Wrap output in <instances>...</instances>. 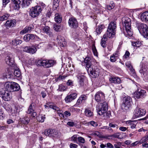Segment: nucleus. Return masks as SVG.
I'll return each mask as SVG.
<instances>
[{"instance_id": "nucleus-1", "label": "nucleus", "mask_w": 148, "mask_h": 148, "mask_svg": "<svg viewBox=\"0 0 148 148\" xmlns=\"http://www.w3.org/2000/svg\"><path fill=\"white\" fill-rule=\"evenodd\" d=\"M123 26V33L126 36H131L133 34L132 29L131 28V19L128 17H125L122 19Z\"/></svg>"}, {"instance_id": "nucleus-2", "label": "nucleus", "mask_w": 148, "mask_h": 148, "mask_svg": "<svg viewBox=\"0 0 148 148\" xmlns=\"http://www.w3.org/2000/svg\"><path fill=\"white\" fill-rule=\"evenodd\" d=\"M140 69L139 72L141 75L142 77L144 80H147L148 79V62H144L143 61L140 65Z\"/></svg>"}, {"instance_id": "nucleus-3", "label": "nucleus", "mask_w": 148, "mask_h": 148, "mask_svg": "<svg viewBox=\"0 0 148 148\" xmlns=\"http://www.w3.org/2000/svg\"><path fill=\"white\" fill-rule=\"evenodd\" d=\"M115 22H111L109 24L106 33L107 36L109 38H113L115 34V29L116 28Z\"/></svg>"}, {"instance_id": "nucleus-4", "label": "nucleus", "mask_w": 148, "mask_h": 148, "mask_svg": "<svg viewBox=\"0 0 148 148\" xmlns=\"http://www.w3.org/2000/svg\"><path fill=\"white\" fill-rule=\"evenodd\" d=\"M55 61L53 60H39L37 62V66H41L48 68L53 66L55 63Z\"/></svg>"}, {"instance_id": "nucleus-5", "label": "nucleus", "mask_w": 148, "mask_h": 148, "mask_svg": "<svg viewBox=\"0 0 148 148\" xmlns=\"http://www.w3.org/2000/svg\"><path fill=\"white\" fill-rule=\"evenodd\" d=\"M42 10L41 7L37 5L32 7L29 11V16L34 18L38 16Z\"/></svg>"}, {"instance_id": "nucleus-6", "label": "nucleus", "mask_w": 148, "mask_h": 148, "mask_svg": "<svg viewBox=\"0 0 148 148\" xmlns=\"http://www.w3.org/2000/svg\"><path fill=\"white\" fill-rule=\"evenodd\" d=\"M137 28L140 33L144 37L148 39V27L147 25L143 23L137 24Z\"/></svg>"}, {"instance_id": "nucleus-7", "label": "nucleus", "mask_w": 148, "mask_h": 148, "mask_svg": "<svg viewBox=\"0 0 148 148\" xmlns=\"http://www.w3.org/2000/svg\"><path fill=\"white\" fill-rule=\"evenodd\" d=\"M132 99L129 96H126L124 98L123 103L122 104L121 108L124 111L128 110L131 107Z\"/></svg>"}, {"instance_id": "nucleus-8", "label": "nucleus", "mask_w": 148, "mask_h": 148, "mask_svg": "<svg viewBox=\"0 0 148 148\" xmlns=\"http://www.w3.org/2000/svg\"><path fill=\"white\" fill-rule=\"evenodd\" d=\"M87 71L90 76L93 78L97 77L100 72V69L97 66H92L91 68L87 69Z\"/></svg>"}, {"instance_id": "nucleus-9", "label": "nucleus", "mask_w": 148, "mask_h": 148, "mask_svg": "<svg viewBox=\"0 0 148 148\" xmlns=\"http://www.w3.org/2000/svg\"><path fill=\"white\" fill-rule=\"evenodd\" d=\"M97 110L99 115H101L105 113L107 111L108 106L106 102L99 104L97 107Z\"/></svg>"}, {"instance_id": "nucleus-10", "label": "nucleus", "mask_w": 148, "mask_h": 148, "mask_svg": "<svg viewBox=\"0 0 148 148\" xmlns=\"http://www.w3.org/2000/svg\"><path fill=\"white\" fill-rule=\"evenodd\" d=\"M136 86L137 89L134 93V97L137 99L144 97L146 95V91L140 89L139 87V86L138 85L136 84Z\"/></svg>"}, {"instance_id": "nucleus-11", "label": "nucleus", "mask_w": 148, "mask_h": 148, "mask_svg": "<svg viewBox=\"0 0 148 148\" xmlns=\"http://www.w3.org/2000/svg\"><path fill=\"white\" fill-rule=\"evenodd\" d=\"M45 135L49 137H57L58 132L55 129H45L44 132Z\"/></svg>"}, {"instance_id": "nucleus-12", "label": "nucleus", "mask_w": 148, "mask_h": 148, "mask_svg": "<svg viewBox=\"0 0 148 148\" xmlns=\"http://www.w3.org/2000/svg\"><path fill=\"white\" fill-rule=\"evenodd\" d=\"M2 99L5 101H9L12 98V93L5 90L0 92Z\"/></svg>"}, {"instance_id": "nucleus-13", "label": "nucleus", "mask_w": 148, "mask_h": 148, "mask_svg": "<svg viewBox=\"0 0 148 148\" xmlns=\"http://www.w3.org/2000/svg\"><path fill=\"white\" fill-rule=\"evenodd\" d=\"M68 23L69 27L71 28L75 29L78 27V22L77 19L74 17L70 18Z\"/></svg>"}, {"instance_id": "nucleus-14", "label": "nucleus", "mask_w": 148, "mask_h": 148, "mask_svg": "<svg viewBox=\"0 0 148 148\" xmlns=\"http://www.w3.org/2000/svg\"><path fill=\"white\" fill-rule=\"evenodd\" d=\"M37 45H32L31 46H26L23 48V50L26 52L29 53L33 54L36 51V47Z\"/></svg>"}, {"instance_id": "nucleus-15", "label": "nucleus", "mask_w": 148, "mask_h": 148, "mask_svg": "<svg viewBox=\"0 0 148 148\" xmlns=\"http://www.w3.org/2000/svg\"><path fill=\"white\" fill-rule=\"evenodd\" d=\"M145 113L146 111L145 110L137 108L134 112V115L135 117L137 118L143 116Z\"/></svg>"}, {"instance_id": "nucleus-16", "label": "nucleus", "mask_w": 148, "mask_h": 148, "mask_svg": "<svg viewBox=\"0 0 148 148\" xmlns=\"http://www.w3.org/2000/svg\"><path fill=\"white\" fill-rule=\"evenodd\" d=\"M105 98L104 94L102 92L99 91L95 95V99L97 102L103 101Z\"/></svg>"}, {"instance_id": "nucleus-17", "label": "nucleus", "mask_w": 148, "mask_h": 148, "mask_svg": "<svg viewBox=\"0 0 148 148\" xmlns=\"http://www.w3.org/2000/svg\"><path fill=\"white\" fill-rule=\"evenodd\" d=\"M16 24V21L15 19H12L7 20L5 24V26L8 28L14 27Z\"/></svg>"}, {"instance_id": "nucleus-18", "label": "nucleus", "mask_w": 148, "mask_h": 148, "mask_svg": "<svg viewBox=\"0 0 148 148\" xmlns=\"http://www.w3.org/2000/svg\"><path fill=\"white\" fill-rule=\"evenodd\" d=\"M77 96V94L76 93H75L71 94L69 95L66 96L64 100L66 103H70L75 99Z\"/></svg>"}, {"instance_id": "nucleus-19", "label": "nucleus", "mask_w": 148, "mask_h": 148, "mask_svg": "<svg viewBox=\"0 0 148 148\" xmlns=\"http://www.w3.org/2000/svg\"><path fill=\"white\" fill-rule=\"evenodd\" d=\"M78 74L77 75V77L78 79V82L80 86H83L84 85V76L80 72L77 73Z\"/></svg>"}, {"instance_id": "nucleus-20", "label": "nucleus", "mask_w": 148, "mask_h": 148, "mask_svg": "<svg viewBox=\"0 0 148 148\" xmlns=\"http://www.w3.org/2000/svg\"><path fill=\"white\" fill-rule=\"evenodd\" d=\"M5 61L6 63L9 66H12L13 65L14 62L12 55L11 54H9L5 57Z\"/></svg>"}, {"instance_id": "nucleus-21", "label": "nucleus", "mask_w": 148, "mask_h": 148, "mask_svg": "<svg viewBox=\"0 0 148 148\" xmlns=\"http://www.w3.org/2000/svg\"><path fill=\"white\" fill-rule=\"evenodd\" d=\"M12 82H6L4 84V87L5 88V91H8L9 92H13V90L12 88Z\"/></svg>"}, {"instance_id": "nucleus-22", "label": "nucleus", "mask_w": 148, "mask_h": 148, "mask_svg": "<svg viewBox=\"0 0 148 148\" xmlns=\"http://www.w3.org/2000/svg\"><path fill=\"white\" fill-rule=\"evenodd\" d=\"M119 51H116L110 57V61L112 62H115L119 58Z\"/></svg>"}, {"instance_id": "nucleus-23", "label": "nucleus", "mask_w": 148, "mask_h": 148, "mask_svg": "<svg viewBox=\"0 0 148 148\" xmlns=\"http://www.w3.org/2000/svg\"><path fill=\"white\" fill-rule=\"evenodd\" d=\"M138 122L137 121L129 120L126 121V123L128 125L130 126V127L132 129L135 128Z\"/></svg>"}, {"instance_id": "nucleus-24", "label": "nucleus", "mask_w": 148, "mask_h": 148, "mask_svg": "<svg viewBox=\"0 0 148 148\" xmlns=\"http://www.w3.org/2000/svg\"><path fill=\"white\" fill-rule=\"evenodd\" d=\"M87 98V97L86 95H81L78 99L77 104L79 105L82 103L85 102Z\"/></svg>"}, {"instance_id": "nucleus-25", "label": "nucleus", "mask_w": 148, "mask_h": 148, "mask_svg": "<svg viewBox=\"0 0 148 148\" xmlns=\"http://www.w3.org/2000/svg\"><path fill=\"white\" fill-rule=\"evenodd\" d=\"M110 81L111 83L114 84H119L121 82V80L118 77H112L110 79Z\"/></svg>"}, {"instance_id": "nucleus-26", "label": "nucleus", "mask_w": 148, "mask_h": 148, "mask_svg": "<svg viewBox=\"0 0 148 148\" xmlns=\"http://www.w3.org/2000/svg\"><path fill=\"white\" fill-rule=\"evenodd\" d=\"M13 3L14 5V9L16 10H18L20 8V5L21 1L20 0H11Z\"/></svg>"}, {"instance_id": "nucleus-27", "label": "nucleus", "mask_w": 148, "mask_h": 148, "mask_svg": "<svg viewBox=\"0 0 148 148\" xmlns=\"http://www.w3.org/2000/svg\"><path fill=\"white\" fill-rule=\"evenodd\" d=\"M140 18L143 21H148V11L143 13L140 16Z\"/></svg>"}, {"instance_id": "nucleus-28", "label": "nucleus", "mask_w": 148, "mask_h": 148, "mask_svg": "<svg viewBox=\"0 0 148 148\" xmlns=\"http://www.w3.org/2000/svg\"><path fill=\"white\" fill-rule=\"evenodd\" d=\"M32 0H22L21 5L22 7L26 8L29 6Z\"/></svg>"}, {"instance_id": "nucleus-29", "label": "nucleus", "mask_w": 148, "mask_h": 148, "mask_svg": "<svg viewBox=\"0 0 148 148\" xmlns=\"http://www.w3.org/2000/svg\"><path fill=\"white\" fill-rule=\"evenodd\" d=\"M107 35L106 34L104 35L103 38H102L101 44V46L103 48L106 47V41L107 40Z\"/></svg>"}, {"instance_id": "nucleus-30", "label": "nucleus", "mask_w": 148, "mask_h": 148, "mask_svg": "<svg viewBox=\"0 0 148 148\" xmlns=\"http://www.w3.org/2000/svg\"><path fill=\"white\" fill-rule=\"evenodd\" d=\"M12 83V86L13 92L18 91L19 90L20 88L18 84L13 82Z\"/></svg>"}, {"instance_id": "nucleus-31", "label": "nucleus", "mask_w": 148, "mask_h": 148, "mask_svg": "<svg viewBox=\"0 0 148 148\" xmlns=\"http://www.w3.org/2000/svg\"><path fill=\"white\" fill-rule=\"evenodd\" d=\"M32 29V27L31 26L26 27L23 30L20 32V34H23L27 33L29 31L31 30Z\"/></svg>"}, {"instance_id": "nucleus-32", "label": "nucleus", "mask_w": 148, "mask_h": 148, "mask_svg": "<svg viewBox=\"0 0 148 148\" xmlns=\"http://www.w3.org/2000/svg\"><path fill=\"white\" fill-rule=\"evenodd\" d=\"M55 21L58 23H60L62 21L61 16L58 13L55 14Z\"/></svg>"}, {"instance_id": "nucleus-33", "label": "nucleus", "mask_w": 148, "mask_h": 148, "mask_svg": "<svg viewBox=\"0 0 148 148\" xmlns=\"http://www.w3.org/2000/svg\"><path fill=\"white\" fill-rule=\"evenodd\" d=\"M125 65L127 68H129L133 74L135 73V70L133 68L132 66L130 61H127L125 63Z\"/></svg>"}, {"instance_id": "nucleus-34", "label": "nucleus", "mask_w": 148, "mask_h": 148, "mask_svg": "<svg viewBox=\"0 0 148 148\" xmlns=\"http://www.w3.org/2000/svg\"><path fill=\"white\" fill-rule=\"evenodd\" d=\"M43 30L44 32L49 35L50 37H51L53 36L52 33L50 32V28L49 27L45 26L43 28Z\"/></svg>"}, {"instance_id": "nucleus-35", "label": "nucleus", "mask_w": 148, "mask_h": 148, "mask_svg": "<svg viewBox=\"0 0 148 148\" xmlns=\"http://www.w3.org/2000/svg\"><path fill=\"white\" fill-rule=\"evenodd\" d=\"M13 74L15 77L19 78L21 77V73L19 69H15L14 71Z\"/></svg>"}, {"instance_id": "nucleus-36", "label": "nucleus", "mask_w": 148, "mask_h": 148, "mask_svg": "<svg viewBox=\"0 0 148 148\" xmlns=\"http://www.w3.org/2000/svg\"><path fill=\"white\" fill-rule=\"evenodd\" d=\"M85 115L88 117H91L93 116V114L89 109H86L85 110Z\"/></svg>"}, {"instance_id": "nucleus-37", "label": "nucleus", "mask_w": 148, "mask_h": 148, "mask_svg": "<svg viewBox=\"0 0 148 148\" xmlns=\"http://www.w3.org/2000/svg\"><path fill=\"white\" fill-rule=\"evenodd\" d=\"M22 41L18 39H15L12 40L11 44L14 46H16L17 45L21 44Z\"/></svg>"}, {"instance_id": "nucleus-38", "label": "nucleus", "mask_w": 148, "mask_h": 148, "mask_svg": "<svg viewBox=\"0 0 148 148\" xmlns=\"http://www.w3.org/2000/svg\"><path fill=\"white\" fill-rule=\"evenodd\" d=\"M148 140V132H147L145 136L143 137L139 140L140 144H142Z\"/></svg>"}, {"instance_id": "nucleus-39", "label": "nucleus", "mask_w": 148, "mask_h": 148, "mask_svg": "<svg viewBox=\"0 0 148 148\" xmlns=\"http://www.w3.org/2000/svg\"><path fill=\"white\" fill-rule=\"evenodd\" d=\"M104 26L102 25H101L100 26H98L96 29V32L97 34H99L102 32V29L104 28Z\"/></svg>"}, {"instance_id": "nucleus-40", "label": "nucleus", "mask_w": 148, "mask_h": 148, "mask_svg": "<svg viewBox=\"0 0 148 148\" xmlns=\"http://www.w3.org/2000/svg\"><path fill=\"white\" fill-rule=\"evenodd\" d=\"M10 14H5L3 16H0V21H3L7 20Z\"/></svg>"}, {"instance_id": "nucleus-41", "label": "nucleus", "mask_w": 148, "mask_h": 148, "mask_svg": "<svg viewBox=\"0 0 148 148\" xmlns=\"http://www.w3.org/2000/svg\"><path fill=\"white\" fill-rule=\"evenodd\" d=\"M60 0H53V7L54 10H56L59 6Z\"/></svg>"}, {"instance_id": "nucleus-42", "label": "nucleus", "mask_w": 148, "mask_h": 148, "mask_svg": "<svg viewBox=\"0 0 148 148\" xmlns=\"http://www.w3.org/2000/svg\"><path fill=\"white\" fill-rule=\"evenodd\" d=\"M29 119L27 117H25L22 119L21 121V123L25 125L27 124L29 121Z\"/></svg>"}, {"instance_id": "nucleus-43", "label": "nucleus", "mask_w": 148, "mask_h": 148, "mask_svg": "<svg viewBox=\"0 0 148 148\" xmlns=\"http://www.w3.org/2000/svg\"><path fill=\"white\" fill-rule=\"evenodd\" d=\"M130 53V52L127 51H126L125 54L123 56V59L124 60H128L129 58Z\"/></svg>"}, {"instance_id": "nucleus-44", "label": "nucleus", "mask_w": 148, "mask_h": 148, "mask_svg": "<svg viewBox=\"0 0 148 148\" xmlns=\"http://www.w3.org/2000/svg\"><path fill=\"white\" fill-rule=\"evenodd\" d=\"M49 108L52 109L54 110L57 111L58 112H60V108L57 106L55 105H51L49 106Z\"/></svg>"}, {"instance_id": "nucleus-45", "label": "nucleus", "mask_w": 148, "mask_h": 148, "mask_svg": "<svg viewBox=\"0 0 148 148\" xmlns=\"http://www.w3.org/2000/svg\"><path fill=\"white\" fill-rule=\"evenodd\" d=\"M132 45L134 47H139L140 46L141 43L139 41H133L132 42Z\"/></svg>"}, {"instance_id": "nucleus-46", "label": "nucleus", "mask_w": 148, "mask_h": 148, "mask_svg": "<svg viewBox=\"0 0 148 148\" xmlns=\"http://www.w3.org/2000/svg\"><path fill=\"white\" fill-rule=\"evenodd\" d=\"M92 49L94 55L96 56H97V51L94 44H93L92 45Z\"/></svg>"}, {"instance_id": "nucleus-47", "label": "nucleus", "mask_w": 148, "mask_h": 148, "mask_svg": "<svg viewBox=\"0 0 148 148\" xmlns=\"http://www.w3.org/2000/svg\"><path fill=\"white\" fill-rule=\"evenodd\" d=\"M88 125H91L94 127H96L98 126V124L97 123L95 122L94 121H92L88 122Z\"/></svg>"}, {"instance_id": "nucleus-48", "label": "nucleus", "mask_w": 148, "mask_h": 148, "mask_svg": "<svg viewBox=\"0 0 148 148\" xmlns=\"http://www.w3.org/2000/svg\"><path fill=\"white\" fill-rule=\"evenodd\" d=\"M34 111V110L32 108V106L31 104L27 110V113L29 114H31Z\"/></svg>"}, {"instance_id": "nucleus-49", "label": "nucleus", "mask_w": 148, "mask_h": 148, "mask_svg": "<svg viewBox=\"0 0 148 148\" xmlns=\"http://www.w3.org/2000/svg\"><path fill=\"white\" fill-rule=\"evenodd\" d=\"M45 118V115L43 116H39L38 118V120L40 122H43L44 121Z\"/></svg>"}, {"instance_id": "nucleus-50", "label": "nucleus", "mask_w": 148, "mask_h": 148, "mask_svg": "<svg viewBox=\"0 0 148 148\" xmlns=\"http://www.w3.org/2000/svg\"><path fill=\"white\" fill-rule=\"evenodd\" d=\"M109 126L110 127V128H111V127L115 128L116 130L118 128V125H117L114 124L112 123H110Z\"/></svg>"}, {"instance_id": "nucleus-51", "label": "nucleus", "mask_w": 148, "mask_h": 148, "mask_svg": "<svg viewBox=\"0 0 148 148\" xmlns=\"http://www.w3.org/2000/svg\"><path fill=\"white\" fill-rule=\"evenodd\" d=\"M78 136V135L75 134L73 135L71 138V140L74 141V142H76L77 143H78L77 142V136Z\"/></svg>"}, {"instance_id": "nucleus-52", "label": "nucleus", "mask_w": 148, "mask_h": 148, "mask_svg": "<svg viewBox=\"0 0 148 148\" xmlns=\"http://www.w3.org/2000/svg\"><path fill=\"white\" fill-rule=\"evenodd\" d=\"M79 143H84L85 142L84 139L82 137H79L77 138V141Z\"/></svg>"}, {"instance_id": "nucleus-53", "label": "nucleus", "mask_w": 148, "mask_h": 148, "mask_svg": "<svg viewBox=\"0 0 148 148\" xmlns=\"http://www.w3.org/2000/svg\"><path fill=\"white\" fill-rule=\"evenodd\" d=\"M57 40V41H58V42H60V43H62V44H63V42L64 41V39L63 37H62L60 36H59L58 37Z\"/></svg>"}, {"instance_id": "nucleus-54", "label": "nucleus", "mask_w": 148, "mask_h": 148, "mask_svg": "<svg viewBox=\"0 0 148 148\" xmlns=\"http://www.w3.org/2000/svg\"><path fill=\"white\" fill-rule=\"evenodd\" d=\"M114 4L112 3L111 5H107V8L108 10H111L114 8Z\"/></svg>"}, {"instance_id": "nucleus-55", "label": "nucleus", "mask_w": 148, "mask_h": 148, "mask_svg": "<svg viewBox=\"0 0 148 148\" xmlns=\"http://www.w3.org/2000/svg\"><path fill=\"white\" fill-rule=\"evenodd\" d=\"M85 64V66L86 68H87V69L89 68H91L92 66V63H91V61L88 62V63H86Z\"/></svg>"}, {"instance_id": "nucleus-56", "label": "nucleus", "mask_w": 148, "mask_h": 148, "mask_svg": "<svg viewBox=\"0 0 148 148\" xmlns=\"http://www.w3.org/2000/svg\"><path fill=\"white\" fill-rule=\"evenodd\" d=\"M58 89L61 91H64L66 89L65 86L61 85H59Z\"/></svg>"}, {"instance_id": "nucleus-57", "label": "nucleus", "mask_w": 148, "mask_h": 148, "mask_svg": "<svg viewBox=\"0 0 148 148\" xmlns=\"http://www.w3.org/2000/svg\"><path fill=\"white\" fill-rule=\"evenodd\" d=\"M24 40L26 42H28L30 40L29 34L25 35L24 37Z\"/></svg>"}, {"instance_id": "nucleus-58", "label": "nucleus", "mask_w": 148, "mask_h": 148, "mask_svg": "<svg viewBox=\"0 0 148 148\" xmlns=\"http://www.w3.org/2000/svg\"><path fill=\"white\" fill-rule=\"evenodd\" d=\"M13 73H12L11 72H9L7 75H6V78H9L12 77L13 76Z\"/></svg>"}, {"instance_id": "nucleus-59", "label": "nucleus", "mask_w": 148, "mask_h": 148, "mask_svg": "<svg viewBox=\"0 0 148 148\" xmlns=\"http://www.w3.org/2000/svg\"><path fill=\"white\" fill-rule=\"evenodd\" d=\"M101 129H106L108 131H110L112 132L113 131V130L111 128H110V127L108 126H104L101 127Z\"/></svg>"}, {"instance_id": "nucleus-60", "label": "nucleus", "mask_w": 148, "mask_h": 148, "mask_svg": "<svg viewBox=\"0 0 148 148\" xmlns=\"http://www.w3.org/2000/svg\"><path fill=\"white\" fill-rule=\"evenodd\" d=\"M121 143L120 142H119L116 144H115L114 145V146L115 148H122L121 145Z\"/></svg>"}, {"instance_id": "nucleus-61", "label": "nucleus", "mask_w": 148, "mask_h": 148, "mask_svg": "<svg viewBox=\"0 0 148 148\" xmlns=\"http://www.w3.org/2000/svg\"><path fill=\"white\" fill-rule=\"evenodd\" d=\"M120 135V133L117 132L112 134L113 137L119 138Z\"/></svg>"}, {"instance_id": "nucleus-62", "label": "nucleus", "mask_w": 148, "mask_h": 148, "mask_svg": "<svg viewBox=\"0 0 148 148\" xmlns=\"http://www.w3.org/2000/svg\"><path fill=\"white\" fill-rule=\"evenodd\" d=\"M53 28L56 31H58L59 29V27L57 25L54 24L53 25Z\"/></svg>"}, {"instance_id": "nucleus-63", "label": "nucleus", "mask_w": 148, "mask_h": 148, "mask_svg": "<svg viewBox=\"0 0 148 148\" xmlns=\"http://www.w3.org/2000/svg\"><path fill=\"white\" fill-rule=\"evenodd\" d=\"M106 147L108 148H113L114 146L111 143H108L106 144Z\"/></svg>"}, {"instance_id": "nucleus-64", "label": "nucleus", "mask_w": 148, "mask_h": 148, "mask_svg": "<svg viewBox=\"0 0 148 148\" xmlns=\"http://www.w3.org/2000/svg\"><path fill=\"white\" fill-rule=\"evenodd\" d=\"M70 148H77V145L76 144L74 143H71L70 145Z\"/></svg>"}]
</instances>
